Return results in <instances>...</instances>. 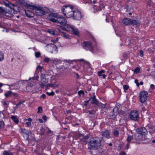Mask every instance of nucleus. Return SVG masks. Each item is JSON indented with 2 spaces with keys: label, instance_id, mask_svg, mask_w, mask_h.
Returning <instances> with one entry per match:
<instances>
[{
  "label": "nucleus",
  "instance_id": "f257e3e1",
  "mask_svg": "<svg viewBox=\"0 0 155 155\" xmlns=\"http://www.w3.org/2000/svg\"><path fill=\"white\" fill-rule=\"evenodd\" d=\"M48 18L50 21L59 26H64L67 24V21L66 18L57 13H51L49 14Z\"/></svg>",
  "mask_w": 155,
  "mask_h": 155
},
{
  "label": "nucleus",
  "instance_id": "f03ea898",
  "mask_svg": "<svg viewBox=\"0 0 155 155\" xmlns=\"http://www.w3.org/2000/svg\"><path fill=\"white\" fill-rule=\"evenodd\" d=\"M101 140L99 138L95 137L92 139L88 142V149L90 150L97 149L101 146Z\"/></svg>",
  "mask_w": 155,
  "mask_h": 155
},
{
  "label": "nucleus",
  "instance_id": "7ed1b4c3",
  "mask_svg": "<svg viewBox=\"0 0 155 155\" xmlns=\"http://www.w3.org/2000/svg\"><path fill=\"white\" fill-rule=\"evenodd\" d=\"M63 30H65L67 31H72L73 33L77 35H78L79 34V32L77 28H75L73 26L67 25L66 27H63L62 28Z\"/></svg>",
  "mask_w": 155,
  "mask_h": 155
},
{
  "label": "nucleus",
  "instance_id": "20e7f679",
  "mask_svg": "<svg viewBox=\"0 0 155 155\" xmlns=\"http://www.w3.org/2000/svg\"><path fill=\"white\" fill-rule=\"evenodd\" d=\"M35 10L36 14L38 16H41L46 14L48 12V10L46 8L39 6H37Z\"/></svg>",
  "mask_w": 155,
  "mask_h": 155
},
{
  "label": "nucleus",
  "instance_id": "39448f33",
  "mask_svg": "<svg viewBox=\"0 0 155 155\" xmlns=\"http://www.w3.org/2000/svg\"><path fill=\"white\" fill-rule=\"evenodd\" d=\"M129 116L130 119L134 121H138L139 120V114L137 110H131L129 113Z\"/></svg>",
  "mask_w": 155,
  "mask_h": 155
},
{
  "label": "nucleus",
  "instance_id": "423d86ee",
  "mask_svg": "<svg viewBox=\"0 0 155 155\" xmlns=\"http://www.w3.org/2000/svg\"><path fill=\"white\" fill-rule=\"evenodd\" d=\"M140 138V137H139L138 134H135L132 136L128 135L126 140L128 143H134L137 142Z\"/></svg>",
  "mask_w": 155,
  "mask_h": 155
},
{
  "label": "nucleus",
  "instance_id": "0eeeda50",
  "mask_svg": "<svg viewBox=\"0 0 155 155\" xmlns=\"http://www.w3.org/2000/svg\"><path fill=\"white\" fill-rule=\"evenodd\" d=\"M82 45L86 50H89L91 52L94 51V47L90 42L85 41H84L82 44Z\"/></svg>",
  "mask_w": 155,
  "mask_h": 155
},
{
  "label": "nucleus",
  "instance_id": "6e6552de",
  "mask_svg": "<svg viewBox=\"0 0 155 155\" xmlns=\"http://www.w3.org/2000/svg\"><path fill=\"white\" fill-rule=\"evenodd\" d=\"M148 97L147 92L146 91H142L140 93V100L141 103H144Z\"/></svg>",
  "mask_w": 155,
  "mask_h": 155
},
{
  "label": "nucleus",
  "instance_id": "1a4fd4ad",
  "mask_svg": "<svg viewBox=\"0 0 155 155\" xmlns=\"http://www.w3.org/2000/svg\"><path fill=\"white\" fill-rule=\"evenodd\" d=\"M46 47L49 51L52 53H56L58 52L57 47L56 45L54 44H48L47 45Z\"/></svg>",
  "mask_w": 155,
  "mask_h": 155
},
{
  "label": "nucleus",
  "instance_id": "9d476101",
  "mask_svg": "<svg viewBox=\"0 0 155 155\" xmlns=\"http://www.w3.org/2000/svg\"><path fill=\"white\" fill-rule=\"evenodd\" d=\"M83 16V13L78 9L74 10L73 19L77 20H80Z\"/></svg>",
  "mask_w": 155,
  "mask_h": 155
},
{
  "label": "nucleus",
  "instance_id": "9b49d317",
  "mask_svg": "<svg viewBox=\"0 0 155 155\" xmlns=\"http://www.w3.org/2000/svg\"><path fill=\"white\" fill-rule=\"evenodd\" d=\"M73 8V7L70 5L64 6L61 8V11L64 15H65L68 13L72 11Z\"/></svg>",
  "mask_w": 155,
  "mask_h": 155
},
{
  "label": "nucleus",
  "instance_id": "f8f14e48",
  "mask_svg": "<svg viewBox=\"0 0 155 155\" xmlns=\"http://www.w3.org/2000/svg\"><path fill=\"white\" fill-rule=\"evenodd\" d=\"M89 99L90 101H91V104H94L97 106L98 105V100L96 98V96L95 95L91 97Z\"/></svg>",
  "mask_w": 155,
  "mask_h": 155
},
{
  "label": "nucleus",
  "instance_id": "ddd939ff",
  "mask_svg": "<svg viewBox=\"0 0 155 155\" xmlns=\"http://www.w3.org/2000/svg\"><path fill=\"white\" fill-rule=\"evenodd\" d=\"M23 11L25 14L26 16L28 17L32 18L34 17L35 15L34 13L31 11L27 10H24Z\"/></svg>",
  "mask_w": 155,
  "mask_h": 155
},
{
  "label": "nucleus",
  "instance_id": "4468645a",
  "mask_svg": "<svg viewBox=\"0 0 155 155\" xmlns=\"http://www.w3.org/2000/svg\"><path fill=\"white\" fill-rule=\"evenodd\" d=\"M102 135L103 137L109 139L110 137V132L108 130L101 132Z\"/></svg>",
  "mask_w": 155,
  "mask_h": 155
},
{
  "label": "nucleus",
  "instance_id": "2eb2a0df",
  "mask_svg": "<svg viewBox=\"0 0 155 155\" xmlns=\"http://www.w3.org/2000/svg\"><path fill=\"white\" fill-rule=\"evenodd\" d=\"M3 8L4 10V11L0 14V15L2 14H3L7 17H11L12 16V14L11 11L8 10L5 11Z\"/></svg>",
  "mask_w": 155,
  "mask_h": 155
},
{
  "label": "nucleus",
  "instance_id": "dca6fc26",
  "mask_svg": "<svg viewBox=\"0 0 155 155\" xmlns=\"http://www.w3.org/2000/svg\"><path fill=\"white\" fill-rule=\"evenodd\" d=\"M123 24L125 25H130L131 19L128 18H125L123 19L122 21Z\"/></svg>",
  "mask_w": 155,
  "mask_h": 155
},
{
  "label": "nucleus",
  "instance_id": "f3484780",
  "mask_svg": "<svg viewBox=\"0 0 155 155\" xmlns=\"http://www.w3.org/2000/svg\"><path fill=\"white\" fill-rule=\"evenodd\" d=\"M118 108L117 107H114L113 110V115L112 117L114 120L115 119L116 116L118 114Z\"/></svg>",
  "mask_w": 155,
  "mask_h": 155
},
{
  "label": "nucleus",
  "instance_id": "a211bd4d",
  "mask_svg": "<svg viewBox=\"0 0 155 155\" xmlns=\"http://www.w3.org/2000/svg\"><path fill=\"white\" fill-rule=\"evenodd\" d=\"M147 130L145 127H141L139 129L138 132L137 134H138V135L140 134L141 135H145L146 134Z\"/></svg>",
  "mask_w": 155,
  "mask_h": 155
},
{
  "label": "nucleus",
  "instance_id": "6ab92c4d",
  "mask_svg": "<svg viewBox=\"0 0 155 155\" xmlns=\"http://www.w3.org/2000/svg\"><path fill=\"white\" fill-rule=\"evenodd\" d=\"M16 2L20 6L26 7L27 3H26L25 1L23 0H17Z\"/></svg>",
  "mask_w": 155,
  "mask_h": 155
},
{
  "label": "nucleus",
  "instance_id": "aec40b11",
  "mask_svg": "<svg viewBox=\"0 0 155 155\" xmlns=\"http://www.w3.org/2000/svg\"><path fill=\"white\" fill-rule=\"evenodd\" d=\"M5 6L9 7L11 9H13L14 7V5L10 3L7 0H3Z\"/></svg>",
  "mask_w": 155,
  "mask_h": 155
},
{
  "label": "nucleus",
  "instance_id": "412c9836",
  "mask_svg": "<svg viewBox=\"0 0 155 155\" xmlns=\"http://www.w3.org/2000/svg\"><path fill=\"white\" fill-rule=\"evenodd\" d=\"M46 74L42 73L41 76V83H46L47 82L48 80L46 78Z\"/></svg>",
  "mask_w": 155,
  "mask_h": 155
},
{
  "label": "nucleus",
  "instance_id": "4be33fe9",
  "mask_svg": "<svg viewBox=\"0 0 155 155\" xmlns=\"http://www.w3.org/2000/svg\"><path fill=\"white\" fill-rule=\"evenodd\" d=\"M130 25H140V22L138 20H131V19Z\"/></svg>",
  "mask_w": 155,
  "mask_h": 155
},
{
  "label": "nucleus",
  "instance_id": "5701e85b",
  "mask_svg": "<svg viewBox=\"0 0 155 155\" xmlns=\"http://www.w3.org/2000/svg\"><path fill=\"white\" fill-rule=\"evenodd\" d=\"M74 10H72V11H70V12L68 13L67 14L64 16H65L66 17L68 18H70L71 17H72L73 18L74 14Z\"/></svg>",
  "mask_w": 155,
  "mask_h": 155
},
{
  "label": "nucleus",
  "instance_id": "b1692460",
  "mask_svg": "<svg viewBox=\"0 0 155 155\" xmlns=\"http://www.w3.org/2000/svg\"><path fill=\"white\" fill-rule=\"evenodd\" d=\"M11 118L12 120L16 124H18L19 122V120L17 117L15 116H11Z\"/></svg>",
  "mask_w": 155,
  "mask_h": 155
},
{
  "label": "nucleus",
  "instance_id": "393cba45",
  "mask_svg": "<svg viewBox=\"0 0 155 155\" xmlns=\"http://www.w3.org/2000/svg\"><path fill=\"white\" fill-rule=\"evenodd\" d=\"M37 6H35L33 5L30 4H28L27 3V5H26V7L35 10Z\"/></svg>",
  "mask_w": 155,
  "mask_h": 155
},
{
  "label": "nucleus",
  "instance_id": "a878e982",
  "mask_svg": "<svg viewBox=\"0 0 155 155\" xmlns=\"http://www.w3.org/2000/svg\"><path fill=\"white\" fill-rule=\"evenodd\" d=\"M3 154V155H14L13 153L11 152L10 150H5Z\"/></svg>",
  "mask_w": 155,
  "mask_h": 155
},
{
  "label": "nucleus",
  "instance_id": "bb28decb",
  "mask_svg": "<svg viewBox=\"0 0 155 155\" xmlns=\"http://www.w3.org/2000/svg\"><path fill=\"white\" fill-rule=\"evenodd\" d=\"M24 133H25V134L28 135V137L26 138V139L28 140V139L29 135L31 134V132L30 130H27L24 128Z\"/></svg>",
  "mask_w": 155,
  "mask_h": 155
},
{
  "label": "nucleus",
  "instance_id": "cd10ccee",
  "mask_svg": "<svg viewBox=\"0 0 155 155\" xmlns=\"http://www.w3.org/2000/svg\"><path fill=\"white\" fill-rule=\"evenodd\" d=\"M12 95V92L11 91H8L5 94V97H8Z\"/></svg>",
  "mask_w": 155,
  "mask_h": 155
},
{
  "label": "nucleus",
  "instance_id": "c85d7f7f",
  "mask_svg": "<svg viewBox=\"0 0 155 155\" xmlns=\"http://www.w3.org/2000/svg\"><path fill=\"white\" fill-rule=\"evenodd\" d=\"M4 59V55L3 52L0 51V62L3 61Z\"/></svg>",
  "mask_w": 155,
  "mask_h": 155
},
{
  "label": "nucleus",
  "instance_id": "c756f323",
  "mask_svg": "<svg viewBox=\"0 0 155 155\" xmlns=\"http://www.w3.org/2000/svg\"><path fill=\"white\" fill-rule=\"evenodd\" d=\"M5 123L3 120L0 121V128L1 129L4 127L5 126Z\"/></svg>",
  "mask_w": 155,
  "mask_h": 155
},
{
  "label": "nucleus",
  "instance_id": "7c9ffc66",
  "mask_svg": "<svg viewBox=\"0 0 155 155\" xmlns=\"http://www.w3.org/2000/svg\"><path fill=\"white\" fill-rule=\"evenodd\" d=\"M119 134V132L117 130H115L114 132V135L115 137H117L118 136Z\"/></svg>",
  "mask_w": 155,
  "mask_h": 155
},
{
  "label": "nucleus",
  "instance_id": "2f4dec72",
  "mask_svg": "<svg viewBox=\"0 0 155 155\" xmlns=\"http://www.w3.org/2000/svg\"><path fill=\"white\" fill-rule=\"evenodd\" d=\"M39 78L37 74H35L34 77L32 78V79L33 80L37 81Z\"/></svg>",
  "mask_w": 155,
  "mask_h": 155
},
{
  "label": "nucleus",
  "instance_id": "473e14b6",
  "mask_svg": "<svg viewBox=\"0 0 155 155\" xmlns=\"http://www.w3.org/2000/svg\"><path fill=\"white\" fill-rule=\"evenodd\" d=\"M63 37L66 39H70L69 35L68 34H66L65 33H64L62 35Z\"/></svg>",
  "mask_w": 155,
  "mask_h": 155
},
{
  "label": "nucleus",
  "instance_id": "72a5a7b5",
  "mask_svg": "<svg viewBox=\"0 0 155 155\" xmlns=\"http://www.w3.org/2000/svg\"><path fill=\"white\" fill-rule=\"evenodd\" d=\"M46 93L49 96H53L54 95V93L53 91H51V92H47Z\"/></svg>",
  "mask_w": 155,
  "mask_h": 155
},
{
  "label": "nucleus",
  "instance_id": "f704fd0d",
  "mask_svg": "<svg viewBox=\"0 0 155 155\" xmlns=\"http://www.w3.org/2000/svg\"><path fill=\"white\" fill-rule=\"evenodd\" d=\"M78 94L80 96H81L82 94L84 95V91L82 90H80L78 92Z\"/></svg>",
  "mask_w": 155,
  "mask_h": 155
},
{
  "label": "nucleus",
  "instance_id": "c9c22d12",
  "mask_svg": "<svg viewBox=\"0 0 155 155\" xmlns=\"http://www.w3.org/2000/svg\"><path fill=\"white\" fill-rule=\"evenodd\" d=\"M140 71V68L138 67H137L134 70V72L135 73H139Z\"/></svg>",
  "mask_w": 155,
  "mask_h": 155
},
{
  "label": "nucleus",
  "instance_id": "e433bc0d",
  "mask_svg": "<svg viewBox=\"0 0 155 155\" xmlns=\"http://www.w3.org/2000/svg\"><path fill=\"white\" fill-rule=\"evenodd\" d=\"M123 57L124 58L127 59L128 57V54L126 52H124L123 54Z\"/></svg>",
  "mask_w": 155,
  "mask_h": 155
},
{
  "label": "nucleus",
  "instance_id": "4c0bfd02",
  "mask_svg": "<svg viewBox=\"0 0 155 155\" xmlns=\"http://www.w3.org/2000/svg\"><path fill=\"white\" fill-rule=\"evenodd\" d=\"M41 53L39 52H37L35 53V55L36 58H38L40 57Z\"/></svg>",
  "mask_w": 155,
  "mask_h": 155
},
{
  "label": "nucleus",
  "instance_id": "58836bf2",
  "mask_svg": "<svg viewBox=\"0 0 155 155\" xmlns=\"http://www.w3.org/2000/svg\"><path fill=\"white\" fill-rule=\"evenodd\" d=\"M42 112V108L41 107H39L38 108V113H41Z\"/></svg>",
  "mask_w": 155,
  "mask_h": 155
},
{
  "label": "nucleus",
  "instance_id": "ea45409f",
  "mask_svg": "<svg viewBox=\"0 0 155 155\" xmlns=\"http://www.w3.org/2000/svg\"><path fill=\"white\" fill-rule=\"evenodd\" d=\"M104 71L103 70H101V71H99L98 72V75L99 76H101V75L103 74L102 73H104Z\"/></svg>",
  "mask_w": 155,
  "mask_h": 155
},
{
  "label": "nucleus",
  "instance_id": "a19ab883",
  "mask_svg": "<svg viewBox=\"0 0 155 155\" xmlns=\"http://www.w3.org/2000/svg\"><path fill=\"white\" fill-rule=\"evenodd\" d=\"M45 84V83H41V84H40V85L43 87H44L45 86L46 87H48L50 86V84H47L46 85H45L44 84Z\"/></svg>",
  "mask_w": 155,
  "mask_h": 155
},
{
  "label": "nucleus",
  "instance_id": "79ce46f5",
  "mask_svg": "<svg viewBox=\"0 0 155 155\" xmlns=\"http://www.w3.org/2000/svg\"><path fill=\"white\" fill-rule=\"evenodd\" d=\"M123 87L124 89V91L128 90L129 87L128 85H123Z\"/></svg>",
  "mask_w": 155,
  "mask_h": 155
},
{
  "label": "nucleus",
  "instance_id": "37998d69",
  "mask_svg": "<svg viewBox=\"0 0 155 155\" xmlns=\"http://www.w3.org/2000/svg\"><path fill=\"white\" fill-rule=\"evenodd\" d=\"M40 131L42 134H43L45 131V129L43 127H41L40 128Z\"/></svg>",
  "mask_w": 155,
  "mask_h": 155
},
{
  "label": "nucleus",
  "instance_id": "c03bdc74",
  "mask_svg": "<svg viewBox=\"0 0 155 155\" xmlns=\"http://www.w3.org/2000/svg\"><path fill=\"white\" fill-rule=\"evenodd\" d=\"M44 62L48 63L49 62L50 59L48 57H45L44 59Z\"/></svg>",
  "mask_w": 155,
  "mask_h": 155
},
{
  "label": "nucleus",
  "instance_id": "a18cd8bd",
  "mask_svg": "<svg viewBox=\"0 0 155 155\" xmlns=\"http://www.w3.org/2000/svg\"><path fill=\"white\" fill-rule=\"evenodd\" d=\"M25 102V100H24L23 101H19L18 103L17 104H16L17 105V106H18L19 107V106L20 105H21V104H22V103Z\"/></svg>",
  "mask_w": 155,
  "mask_h": 155
},
{
  "label": "nucleus",
  "instance_id": "49530a36",
  "mask_svg": "<svg viewBox=\"0 0 155 155\" xmlns=\"http://www.w3.org/2000/svg\"><path fill=\"white\" fill-rule=\"evenodd\" d=\"M90 101V99H89L88 100L86 101H85L84 102V106H86L87 105V104H88V103H89V102Z\"/></svg>",
  "mask_w": 155,
  "mask_h": 155
},
{
  "label": "nucleus",
  "instance_id": "de8ad7c7",
  "mask_svg": "<svg viewBox=\"0 0 155 155\" xmlns=\"http://www.w3.org/2000/svg\"><path fill=\"white\" fill-rule=\"evenodd\" d=\"M16 84V83H14L13 84H11L9 85H7L9 86V87L10 88L13 87H15Z\"/></svg>",
  "mask_w": 155,
  "mask_h": 155
},
{
  "label": "nucleus",
  "instance_id": "09e8293b",
  "mask_svg": "<svg viewBox=\"0 0 155 155\" xmlns=\"http://www.w3.org/2000/svg\"><path fill=\"white\" fill-rule=\"evenodd\" d=\"M24 128H20L19 130V131L20 133H24Z\"/></svg>",
  "mask_w": 155,
  "mask_h": 155
},
{
  "label": "nucleus",
  "instance_id": "8fccbe9b",
  "mask_svg": "<svg viewBox=\"0 0 155 155\" xmlns=\"http://www.w3.org/2000/svg\"><path fill=\"white\" fill-rule=\"evenodd\" d=\"M12 95L15 97H18V95L16 93H12Z\"/></svg>",
  "mask_w": 155,
  "mask_h": 155
},
{
  "label": "nucleus",
  "instance_id": "3c124183",
  "mask_svg": "<svg viewBox=\"0 0 155 155\" xmlns=\"http://www.w3.org/2000/svg\"><path fill=\"white\" fill-rule=\"evenodd\" d=\"M2 104L4 105L7 106L8 107V103L7 102L5 101H4L2 102Z\"/></svg>",
  "mask_w": 155,
  "mask_h": 155
},
{
  "label": "nucleus",
  "instance_id": "603ef678",
  "mask_svg": "<svg viewBox=\"0 0 155 155\" xmlns=\"http://www.w3.org/2000/svg\"><path fill=\"white\" fill-rule=\"evenodd\" d=\"M58 41V39L56 38V40H51V41L53 42V44H54L56 43Z\"/></svg>",
  "mask_w": 155,
  "mask_h": 155
},
{
  "label": "nucleus",
  "instance_id": "864d4df0",
  "mask_svg": "<svg viewBox=\"0 0 155 155\" xmlns=\"http://www.w3.org/2000/svg\"><path fill=\"white\" fill-rule=\"evenodd\" d=\"M140 56L141 57H143V51L142 50H140Z\"/></svg>",
  "mask_w": 155,
  "mask_h": 155
},
{
  "label": "nucleus",
  "instance_id": "5fc2aeb1",
  "mask_svg": "<svg viewBox=\"0 0 155 155\" xmlns=\"http://www.w3.org/2000/svg\"><path fill=\"white\" fill-rule=\"evenodd\" d=\"M102 10V9L101 8L98 7V8L97 9H96L95 8L94 9V12H97V11H101Z\"/></svg>",
  "mask_w": 155,
  "mask_h": 155
},
{
  "label": "nucleus",
  "instance_id": "6e6d98bb",
  "mask_svg": "<svg viewBox=\"0 0 155 155\" xmlns=\"http://www.w3.org/2000/svg\"><path fill=\"white\" fill-rule=\"evenodd\" d=\"M49 32L50 33L52 34V35H54L55 33V31L52 30H50Z\"/></svg>",
  "mask_w": 155,
  "mask_h": 155
},
{
  "label": "nucleus",
  "instance_id": "4d7b16f0",
  "mask_svg": "<svg viewBox=\"0 0 155 155\" xmlns=\"http://www.w3.org/2000/svg\"><path fill=\"white\" fill-rule=\"evenodd\" d=\"M89 137V136L88 135H87L84 136V138L85 139H88Z\"/></svg>",
  "mask_w": 155,
  "mask_h": 155
},
{
  "label": "nucleus",
  "instance_id": "13d9d810",
  "mask_svg": "<svg viewBox=\"0 0 155 155\" xmlns=\"http://www.w3.org/2000/svg\"><path fill=\"white\" fill-rule=\"evenodd\" d=\"M76 61V60H64V62L65 61H66L67 62H68V63H71V62H72V61Z\"/></svg>",
  "mask_w": 155,
  "mask_h": 155
},
{
  "label": "nucleus",
  "instance_id": "bf43d9fd",
  "mask_svg": "<svg viewBox=\"0 0 155 155\" xmlns=\"http://www.w3.org/2000/svg\"><path fill=\"white\" fill-rule=\"evenodd\" d=\"M26 124H27L28 127H29L31 125V122L28 121L26 123Z\"/></svg>",
  "mask_w": 155,
  "mask_h": 155
},
{
  "label": "nucleus",
  "instance_id": "052dcab7",
  "mask_svg": "<svg viewBox=\"0 0 155 155\" xmlns=\"http://www.w3.org/2000/svg\"><path fill=\"white\" fill-rule=\"evenodd\" d=\"M129 143H130L127 142V144L126 145V149L127 150H128V149L129 148Z\"/></svg>",
  "mask_w": 155,
  "mask_h": 155
},
{
  "label": "nucleus",
  "instance_id": "680f3d73",
  "mask_svg": "<svg viewBox=\"0 0 155 155\" xmlns=\"http://www.w3.org/2000/svg\"><path fill=\"white\" fill-rule=\"evenodd\" d=\"M38 69H39V71H41V70H42V67L41 66H38L37 67L36 70H38Z\"/></svg>",
  "mask_w": 155,
  "mask_h": 155
},
{
  "label": "nucleus",
  "instance_id": "e2e57ef3",
  "mask_svg": "<svg viewBox=\"0 0 155 155\" xmlns=\"http://www.w3.org/2000/svg\"><path fill=\"white\" fill-rule=\"evenodd\" d=\"M119 154L120 155H126V154L124 152H121Z\"/></svg>",
  "mask_w": 155,
  "mask_h": 155
},
{
  "label": "nucleus",
  "instance_id": "0e129e2a",
  "mask_svg": "<svg viewBox=\"0 0 155 155\" xmlns=\"http://www.w3.org/2000/svg\"><path fill=\"white\" fill-rule=\"evenodd\" d=\"M41 98H43V99H45L46 98V95L45 94H42L41 96Z\"/></svg>",
  "mask_w": 155,
  "mask_h": 155
},
{
  "label": "nucleus",
  "instance_id": "69168bd1",
  "mask_svg": "<svg viewBox=\"0 0 155 155\" xmlns=\"http://www.w3.org/2000/svg\"><path fill=\"white\" fill-rule=\"evenodd\" d=\"M43 119L45 121H46L47 120V117L46 116H43L42 117Z\"/></svg>",
  "mask_w": 155,
  "mask_h": 155
},
{
  "label": "nucleus",
  "instance_id": "338daca9",
  "mask_svg": "<svg viewBox=\"0 0 155 155\" xmlns=\"http://www.w3.org/2000/svg\"><path fill=\"white\" fill-rule=\"evenodd\" d=\"M97 0H90V1L91 2H93L94 4H95L97 2Z\"/></svg>",
  "mask_w": 155,
  "mask_h": 155
},
{
  "label": "nucleus",
  "instance_id": "774afa93",
  "mask_svg": "<svg viewBox=\"0 0 155 155\" xmlns=\"http://www.w3.org/2000/svg\"><path fill=\"white\" fill-rule=\"evenodd\" d=\"M38 120L41 123H43V120L41 119H39Z\"/></svg>",
  "mask_w": 155,
  "mask_h": 155
}]
</instances>
